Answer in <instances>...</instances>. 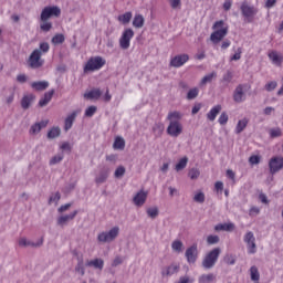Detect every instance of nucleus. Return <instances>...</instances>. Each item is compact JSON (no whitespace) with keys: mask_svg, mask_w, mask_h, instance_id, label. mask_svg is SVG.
Masks as SVG:
<instances>
[{"mask_svg":"<svg viewBox=\"0 0 283 283\" xmlns=\"http://www.w3.org/2000/svg\"><path fill=\"white\" fill-rule=\"evenodd\" d=\"M247 125H249V119L247 117L240 119L234 129L235 134H242V130L247 129Z\"/></svg>","mask_w":283,"mask_h":283,"instance_id":"30","label":"nucleus"},{"mask_svg":"<svg viewBox=\"0 0 283 283\" xmlns=\"http://www.w3.org/2000/svg\"><path fill=\"white\" fill-rule=\"evenodd\" d=\"M233 80V73H231V71H228L224 75L222 81L224 83H231V81Z\"/></svg>","mask_w":283,"mask_h":283,"instance_id":"56","label":"nucleus"},{"mask_svg":"<svg viewBox=\"0 0 283 283\" xmlns=\"http://www.w3.org/2000/svg\"><path fill=\"white\" fill-rule=\"evenodd\" d=\"M269 169L272 176L281 171L283 169V157H272L269 161Z\"/></svg>","mask_w":283,"mask_h":283,"instance_id":"11","label":"nucleus"},{"mask_svg":"<svg viewBox=\"0 0 283 283\" xmlns=\"http://www.w3.org/2000/svg\"><path fill=\"white\" fill-rule=\"evenodd\" d=\"M212 30H214L210 35V41L218 45L227 34H229V27H224V21L220 20L214 22Z\"/></svg>","mask_w":283,"mask_h":283,"instance_id":"2","label":"nucleus"},{"mask_svg":"<svg viewBox=\"0 0 283 283\" xmlns=\"http://www.w3.org/2000/svg\"><path fill=\"white\" fill-rule=\"evenodd\" d=\"M250 277L252 282H260V271L258 266L253 265L250 268Z\"/></svg>","mask_w":283,"mask_h":283,"instance_id":"33","label":"nucleus"},{"mask_svg":"<svg viewBox=\"0 0 283 283\" xmlns=\"http://www.w3.org/2000/svg\"><path fill=\"white\" fill-rule=\"evenodd\" d=\"M125 176V167L119 166L115 170V178H123Z\"/></svg>","mask_w":283,"mask_h":283,"instance_id":"51","label":"nucleus"},{"mask_svg":"<svg viewBox=\"0 0 283 283\" xmlns=\"http://www.w3.org/2000/svg\"><path fill=\"white\" fill-rule=\"evenodd\" d=\"M120 264H123V258L116 256L112 263V266H118Z\"/></svg>","mask_w":283,"mask_h":283,"instance_id":"62","label":"nucleus"},{"mask_svg":"<svg viewBox=\"0 0 283 283\" xmlns=\"http://www.w3.org/2000/svg\"><path fill=\"white\" fill-rule=\"evenodd\" d=\"M187 163H189V158L182 157L175 166L176 171H182L187 167Z\"/></svg>","mask_w":283,"mask_h":283,"instance_id":"35","label":"nucleus"},{"mask_svg":"<svg viewBox=\"0 0 283 283\" xmlns=\"http://www.w3.org/2000/svg\"><path fill=\"white\" fill-rule=\"evenodd\" d=\"M218 258H220V248H214L203 258V269H213V266H216V262H218Z\"/></svg>","mask_w":283,"mask_h":283,"instance_id":"4","label":"nucleus"},{"mask_svg":"<svg viewBox=\"0 0 283 283\" xmlns=\"http://www.w3.org/2000/svg\"><path fill=\"white\" fill-rule=\"evenodd\" d=\"M226 264H235V259L232 255L224 256Z\"/></svg>","mask_w":283,"mask_h":283,"instance_id":"61","label":"nucleus"},{"mask_svg":"<svg viewBox=\"0 0 283 283\" xmlns=\"http://www.w3.org/2000/svg\"><path fill=\"white\" fill-rule=\"evenodd\" d=\"M43 244V239H40L38 243H34L32 241H28L25 238L19 239V247H41Z\"/></svg>","mask_w":283,"mask_h":283,"instance_id":"28","label":"nucleus"},{"mask_svg":"<svg viewBox=\"0 0 283 283\" xmlns=\"http://www.w3.org/2000/svg\"><path fill=\"white\" fill-rule=\"evenodd\" d=\"M61 160H63V154L54 156L50 160V165H59V163H61Z\"/></svg>","mask_w":283,"mask_h":283,"instance_id":"53","label":"nucleus"},{"mask_svg":"<svg viewBox=\"0 0 283 283\" xmlns=\"http://www.w3.org/2000/svg\"><path fill=\"white\" fill-rule=\"evenodd\" d=\"M101 96H103V92H101V88H93L84 93V98H87L88 101H98Z\"/></svg>","mask_w":283,"mask_h":283,"instance_id":"18","label":"nucleus"},{"mask_svg":"<svg viewBox=\"0 0 283 283\" xmlns=\"http://www.w3.org/2000/svg\"><path fill=\"white\" fill-rule=\"evenodd\" d=\"M118 233H120V229L118 227H114L107 232H102L97 235L98 242H114L116 238H118Z\"/></svg>","mask_w":283,"mask_h":283,"instance_id":"7","label":"nucleus"},{"mask_svg":"<svg viewBox=\"0 0 283 283\" xmlns=\"http://www.w3.org/2000/svg\"><path fill=\"white\" fill-rule=\"evenodd\" d=\"M270 136L271 138H280V136H282V129L280 128L270 129Z\"/></svg>","mask_w":283,"mask_h":283,"instance_id":"47","label":"nucleus"},{"mask_svg":"<svg viewBox=\"0 0 283 283\" xmlns=\"http://www.w3.org/2000/svg\"><path fill=\"white\" fill-rule=\"evenodd\" d=\"M96 112H98V107L92 105V106H88L86 109H85V113H84V116L86 118H92V116H94V114H96Z\"/></svg>","mask_w":283,"mask_h":283,"instance_id":"38","label":"nucleus"},{"mask_svg":"<svg viewBox=\"0 0 283 283\" xmlns=\"http://www.w3.org/2000/svg\"><path fill=\"white\" fill-rule=\"evenodd\" d=\"M54 96V90H51L49 92H46L43 96V98H41L39 101V106L40 107H45V105H48V103H50V101H52V97Z\"/></svg>","mask_w":283,"mask_h":283,"instance_id":"27","label":"nucleus"},{"mask_svg":"<svg viewBox=\"0 0 283 283\" xmlns=\"http://www.w3.org/2000/svg\"><path fill=\"white\" fill-rule=\"evenodd\" d=\"M61 136V128L53 127L48 133V138H59Z\"/></svg>","mask_w":283,"mask_h":283,"instance_id":"40","label":"nucleus"},{"mask_svg":"<svg viewBox=\"0 0 283 283\" xmlns=\"http://www.w3.org/2000/svg\"><path fill=\"white\" fill-rule=\"evenodd\" d=\"M48 123H50V120L46 119V120H42V122H40V123L33 124V125L31 126L29 133L32 134V135L39 134V132H41V129H42L43 127H48Z\"/></svg>","mask_w":283,"mask_h":283,"instance_id":"23","label":"nucleus"},{"mask_svg":"<svg viewBox=\"0 0 283 283\" xmlns=\"http://www.w3.org/2000/svg\"><path fill=\"white\" fill-rule=\"evenodd\" d=\"M134 29L126 28L120 38H119V48L122 50H129V46L132 45V40L134 39Z\"/></svg>","mask_w":283,"mask_h":283,"instance_id":"6","label":"nucleus"},{"mask_svg":"<svg viewBox=\"0 0 283 283\" xmlns=\"http://www.w3.org/2000/svg\"><path fill=\"white\" fill-rule=\"evenodd\" d=\"M242 59V48H238L235 53L230 56V61H240Z\"/></svg>","mask_w":283,"mask_h":283,"instance_id":"45","label":"nucleus"},{"mask_svg":"<svg viewBox=\"0 0 283 283\" xmlns=\"http://www.w3.org/2000/svg\"><path fill=\"white\" fill-rule=\"evenodd\" d=\"M147 192L144 190L138 191L135 197L133 198V202L136 207H143L145 202H147Z\"/></svg>","mask_w":283,"mask_h":283,"instance_id":"17","label":"nucleus"},{"mask_svg":"<svg viewBox=\"0 0 283 283\" xmlns=\"http://www.w3.org/2000/svg\"><path fill=\"white\" fill-rule=\"evenodd\" d=\"M186 258L189 264H193L198 260V244H192L186 250Z\"/></svg>","mask_w":283,"mask_h":283,"instance_id":"12","label":"nucleus"},{"mask_svg":"<svg viewBox=\"0 0 283 283\" xmlns=\"http://www.w3.org/2000/svg\"><path fill=\"white\" fill-rule=\"evenodd\" d=\"M77 214H78V211L75 210L71 214L61 216L57 219V224L60 227H63L66 222H70V220H74V218H76Z\"/></svg>","mask_w":283,"mask_h":283,"instance_id":"22","label":"nucleus"},{"mask_svg":"<svg viewBox=\"0 0 283 283\" xmlns=\"http://www.w3.org/2000/svg\"><path fill=\"white\" fill-rule=\"evenodd\" d=\"M86 266L98 269V271H103V268L105 266V261L103 259H94L86 262Z\"/></svg>","mask_w":283,"mask_h":283,"instance_id":"20","label":"nucleus"},{"mask_svg":"<svg viewBox=\"0 0 283 283\" xmlns=\"http://www.w3.org/2000/svg\"><path fill=\"white\" fill-rule=\"evenodd\" d=\"M107 176H108L107 172H101V174L96 177V179H95L96 184H97V185H103V182H105V180H107Z\"/></svg>","mask_w":283,"mask_h":283,"instance_id":"46","label":"nucleus"},{"mask_svg":"<svg viewBox=\"0 0 283 283\" xmlns=\"http://www.w3.org/2000/svg\"><path fill=\"white\" fill-rule=\"evenodd\" d=\"M81 114V109L74 111L72 114H70L64 122V129L65 132H70L72 129V126L74 125V120H76V116Z\"/></svg>","mask_w":283,"mask_h":283,"instance_id":"16","label":"nucleus"},{"mask_svg":"<svg viewBox=\"0 0 283 283\" xmlns=\"http://www.w3.org/2000/svg\"><path fill=\"white\" fill-rule=\"evenodd\" d=\"M165 126L161 123L155 124L153 127V132H158V134H163Z\"/></svg>","mask_w":283,"mask_h":283,"instance_id":"57","label":"nucleus"},{"mask_svg":"<svg viewBox=\"0 0 283 283\" xmlns=\"http://www.w3.org/2000/svg\"><path fill=\"white\" fill-rule=\"evenodd\" d=\"M41 56V51L39 49L33 50V52L29 56L30 67H32L33 70H39V67H43V63H45V61H43Z\"/></svg>","mask_w":283,"mask_h":283,"instance_id":"8","label":"nucleus"},{"mask_svg":"<svg viewBox=\"0 0 283 283\" xmlns=\"http://www.w3.org/2000/svg\"><path fill=\"white\" fill-rule=\"evenodd\" d=\"M231 6H233V1L226 0L223 3V10H226V12H229V10H231Z\"/></svg>","mask_w":283,"mask_h":283,"instance_id":"60","label":"nucleus"},{"mask_svg":"<svg viewBox=\"0 0 283 283\" xmlns=\"http://www.w3.org/2000/svg\"><path fill=\"white\" fill-rule=\"evenodd\" d=\"M145 25V17L140 13H136L133 18V28L140 30Z\"/></svg>","mask_w":283,"mask_h":283,"instance_id":"24","label":"nucleus"},{"mask_svg":"<svg viewBox=\"0 0 283 283\" xmlns=\"http://www.w3.org/2000/svg\"><path fill=\"white\" fill-rule=\"evenodd\" d=\"M41 51V55L48 54L50 52V43L48 42H41L39 49Z\"/></svg>","mask_w":283,"mask_h":283,"instance_id":"41","label":"nucleus"},{"mask_svg":"<svg viewBox=\"0 0 283 283\" xmlns=\"http://www.w3.org/2000/svg\"><path fill=\"white\" fill-rule=\"evenodd\" d=\"M275 87H277V82H275V81L269 82L265 85L266 92H273V90H275Z\"/></svg>","mask_w":283,"mask_h":283,"instance_id":"54","label":"nucleus"},{"mask_svg":"<svg viewBox=\"0 0 283 283\" xmlns=\"http://www.w3.org/2000/svg\"><path fill=\"white\" fill-rule=\"evenodd\" d=\"M31 87L35 90V92H43L50 87V83L45 81L32 82Z\"/></svg>","mask_w":283,"mask_h":283,"instance_id":"26","label":"nucleus"},{"mask_svg":"<svg viewBox=\"0 0 283 283\" xmlns=\"http://www.w3.org/2000/svg\"><path fill=\"white\" fill-rule=\"evenodd\" d=\"M235 229L234 223H219L214 227V231H233Z\"/></svg>","mask_w":283,"mask_h":283,"instance_id":"29","label":"nucleus"},{"mask_svg":"<svg viewBox=\"0 0 283 283\" xmlns=\"http://www.w3.org/2000/svg\"><path fill=\"white\" fill-rule=\"evenodd\" d=\"M214 189L216 191H222V189H224V184L222 181H217L214 184Z\"/></svg>","mask_w":283,"mask_h":283,"instance_id":"64","label":"nucleus"},{"mask_svg":"<svg viewBox=\"0 0 283 283\" xmlns=\"http://www.w3.org/2000/svg\"><path fill=\"white\" fill-rule=\"evenodd\" d=\"M244 86L242 84L238 85L233 92L234 103H243L245 101Z\"/></svg>","mask_w":283,"mask_h":283,"instance_id":"15","label":"nucleus"},{"mask_svg":"<svg viewBox=\"0 0 283 283\" xmlns=\"http://www.w3.org/2000/svg\"><path fill=\"white\" fill-rule=\"evenodd\" d=\"M189 61L188 54H179L170 60L171 67H182Z\"/></svg>","mask_w":283,"mask_h":283,"instance_id":"13","label":"nucleus"},{"mask_svg":"<svg viewBox=\"0 0 283 283\" xmlns=\"http://www.w3.org/2000/svg\"><path fill=\"white\" fill-rule=\"evenodd\" d=\"M146 212L149 218H153V219L158 218V208L157 207L148 208Z\"/></svg>","mask_w":283,"mask_h":283,"instance_id":"42","label":"nucleus"},{"mask_svg":"<svg viewBox=\"0 0 283 283\" xmlns=\"http://www.w3.org/2000/svg\"><path fill=\"white\" fill-rule=\"evenodd\" d=\"M243 240L248 247V253H250V255L258 253V245L255 244V235L253 232H247Z\"/></svg>","mask_w":283,"mask_h":283,"instance_id":"10","label":"nucleus"},{"mask_svg":"<svg viewBox=\"0 0 283 283\" xmlns=\"http://www.w3.org/2000/svg\"><path fill=\"white\" fill-rule=\"evenodd\" d=\"M241 14L244 17L248 23H253V19H255V14H258V8L253 6H249L247 1L241 3L240 7Z\"/></svg>","mask_w":283,"mask_h":283,"instance_id":"5","label":"nucleus"},{"mask_svg":"<svg viewBox=\"0 0 283 283\" xmlns=\"http://www.w3.org/2000/svg\"><path fill=\"white\" fill-rule=\"evenodd\" d=\"M189 178H191V180H196V178H199L200 176V170L192 168L190 169V171L188 172Z\"/></svg>","mask_w":283,"mask_h":283,"instance_id":"48","label":"nucleus"},{"mask_svg":"<svg viewBox=\"0 0 283 283\" xmlns=\"http://www.w3.org/2000/svg\"><path fill=\"white\" fill-rule=\"evenodd\" d=\"M216 280V275H213L212 273L209 274H202L199 277V283H211Z\"/></svg>","mask_w":283,"mask_h":283,"instance_id":"34","label":"nucleus"},{"mask_svg":"<svg viewBox=\"0 0 283 283\" xmlns=\"http://www.w3.org/2000/svg\"><path fill=\"white\" fill-rule=\"evenodd\" d=\"M170 7L172 10H176L177 8H180L181 1L180 0H169Z\"/></svg>","mask_w":283,"mask_h":283,"instance_id":"59","label":"nucleus"},{"mask_svg":"<svg viewBox=\"0 0 283 283\" xmlns=\"http://www.w3.org/2000/svg\"><path fill=\"white\" fill-rule=\"evenodd\" d=\"M181 118H182V115L178 111L168 113L167 115V120H169V125L167 127L168 136H171L172 138H178V136L182 134V124L180 123Z\"/></svg>","mask_w":283,"mask_h":283,"instance_id":"1","label":"nucleus"},{"mask_svg":"<svg viewBox=\"0 0 283 283\" xmlns=\"http://www.w3.org/2000/svg\"><path fill=\"white\" fill-rule=\"evenodd\" d=\"M172 251H182V241H174L172 244Z\"/></svg>","mask_w":283,"mask_h":283,"instance_id":"52","label":"nucleus"},{"mask_svg":"<svg viewBox=\"0 0 283 283\" xmlns=\"http://www.w3.org/2000/svg\"><path fill=\"white\" fill-rule=\"evenodd\" d=\"M113 148L123 151L125 149V139L120 136L115 137Z\"/></svg>","mask_w":283,"mask_h":283,"instance_id":"32","label":"nucleus"},{"mask_svg":"<svg viewBox=\"0 0 283 283\" xmlns=\"http://www.w3.org/2000/svg\"><path fill=\"white\" fill-rule=\"evenodd\" d=\"M218 242H220V237L218 235H213V234H210L207 237V243L208 244H218Z\"/></svg>","mask_w":283,"mask_h":283,"instance_id":"44","label":"nucleus"},{"mask_svg":"<svg viewBox=\"0 0 283 283\" xmlns=\"http://www.w3.org/2000/svg\"><path fill=\"white\" fill-rule=\"evenodd\" d=\"M220 112H222V105L218 104V105L213 106L207 114L208 120H211V122L216 120V118L218 117V114H220Z\"/></svg>","mask_w":283,"mask_h":283,"instance_id":"21","label":"nucleus"},{"mask_svg":"<svg viewBox=\"0 0 283 283\" xmlns=\"http://www.w3.org/2000/svg\"><path fill=\"white\" fill-rule=\"evenodd\" d=\"M18 83H25L28 81V76L25 74H19L17 76Z\"/></svg>","mask_w":283,"mask_h":283,"instance_id":"63","label":"nucleus"},{"mask_svg":"<svg viewBox=\"0 0 283 283\" xmlns=\"http://www.w3.org/2000/svg\"><path fill=\"white\" fill-rule=\"evenodd\" d=\"M52 17H61V8L56 6L45 7L41 12L40 19L41 21H48Z\"/></svg>","mask_w":283,"mask_h":283,"instance_id":"9","label":"nucleus"},{"mask_svg":"<svg viewBox=\"0 0 283 283\" xmlns=\"http://www.w3.org/2000/svg\"><path fill=\"white\" fill-rule=\"evenodd\" d=\"M32 101H34V95H25L22 97L21 107L22 109H29L30 105H32Z\"/></svg>","mask_w":283,"mask_h":283,"instance_id":"31","label":"nucleus"},{"mask_svg":"<svg viewBox=\"0 0 283 283\" xmlns=\"http://www.w3.org/2000/svg\"><path fill=\"white\" fill-rule=\"evenodd\" d=\"M59 200H61V192H55L54 196H51L49 199V203L52 205V202L57 203Z\"/></svg>","mask_w":283,"mask_h":283,"instance_id":"55","label":"nucleus"},{"mask_svg":"<svg viewBox=\"0 0 283 283\" xmlns=\"http://www.w3.org/2000/svg\"><path fill=\"white\" fill-rule=\"evenodd\" d=\"M218 123L221 125H227L229 123V115L227 112H222L221 115L219 116Z\"/></svg>","mask_w":283,"mask_h":283,"instance_id":"43","label":"nucleus"},{"mask_svg":"<svg viewBox=\"0 0 283 283\" xmlns=\"http://www.w3.org/2000/svg\"><path fill=\"white\" fill-rule=\"evenodd\" d=\"M106 63L107 61L101 55L91 56L83 67L84 73L98 72V70H103V67H105Z\"/></svg>","mask_w":283,"mask_h":283,"instance_id":"3","label":"nucleus"},{"mask_svg":"<svg viewBox=\"0 0 283 283\" xmlns=\"http://www.w3.org/2000/svg\"><path fill=\"white\" fill-rule=\"evenodd\" d=\"M216 76H218V73L212 72L206 76L202 77L200 85H207V83H211V81H213V78H216Z\"/></svg>","mask_w":283,"mask_h":283,"instance_id":"37","label":"nucleus"},{"mask_svg":"<svg viewBox=\"0 0 283 283\" xmlns=\"http://www.w3.org/2000/svg\"><path fill=\"white\" fill-rule=\"evenodd\" d=\"M179 271H180V265L171 264L161 271V275L165 277V276L174 275V274L178 273Z\"/></svg>","mask_w":283,"mask_h":283,"instance_id":"19","label":"nucleus"},{"mask_svg":"<svg viewBox=\"0 0 283 283\" xmlns=\"http://www.w3.org/2000/svg\"><path fill=\"white\" fill-rule=\"evenodd\" d=\"M193 200L195 202L202 203L205 202V195L202 192H198L197 195H195Z\"/></svg>","mask_w":283,"mask_h":283,"instance_id":"58","label":"nucleus"},{"mask_svg":"<svg viewBox=\"0 0 283 283\" xmlns=\"http://www.w3.org/2000/svg\"><path fill=\"white\" fill-rule=\"evenodd\" d=\"M43 23L40 25L42 32H50L52 30V24L51 22L48 21H42Z\"/></svg>","mask_w":283,"mask_h":283,"instance_id":"50","label":"nucleus"},{"mask_svg":"<svg viewBox=\"0 0 283 283\" xmlns=\"http://www.w3.org/2000/svg\"><path fill=\"white\" fill-rule=\"evenodd\" d=\"M268 56L270 61L273 63V65H276V67H282V63H283L282 53H279L277 51H270L268 53Z\"/></svg>","mask_w":283,"mask_h":283,"instance_id":"14","label":"nucleus"},{"mask_svg":"<svg viewBox=\"0 0 283 283\" xmlns=\"http://www.w3.org/2000/svg\"><path fill=\"white\" fill-rule=\"evenodd\" d=\"M260 160H262V157H260L259 155H252L249 158L250 165H260Z\"/></svg>","mask_w":283,"mask_h":283,"instance_id":"49","label":"nucleus"},{"mask_svg":"<svg viewBox=\"0 0 283 283\" xmlns=\"http://www.w3.org/2000/svg\"><path fill=\"white\" fill-rule=\"evenodd\" d=\"M198 94H200V90H198V87L189 90L187 94L188 101H193V98H198Z\"/></svg>","mask_w":283,"mask_h":283,"instance_id":"39","label":"nucleus"},{"mask_svg":"<svg viewBox=\"0 0 283 283\" xmlns=\"http://www.w3.org/2000/svg\"><path fill=\"white\" fill-rule=\"evenodd\" d=\"M51 42L53 45H61V43H65V35L57 33L52 38Z\"/></svg>","mask_w":283,"mask_h":283,"instance_id":"36","label":"nucleus"},{"mask_svg":"<svg viewBox=\"0 0 283 283\" xmlns=\"http://www.w3.org/2000/svg\"><path fill=\"white\" fill-rule=\"evenodd\" d=\"M133 17H134V14L132 13V11H128V12H125L123 14H119L117 17V21L119 23H122V25H127V24L130 23Z\"/></svg>","mask_w":283,"mask_h":283,"instance_id":"25","label":"nucleus"}]
</instances>
